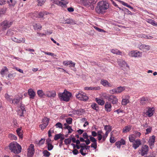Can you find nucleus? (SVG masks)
I'll use <instances>...</instances> for the list:
<instances>
[{"label": "nucleus", "mask_w": 157, "mask_h": 157, "mask_svg": "<svg viewBox=\"0 0 157 157\" xmlns=\"http://www.w3.org/2000/svg\"><path fill=\"white\" fill-rule=\"evenodd\" d=\"M67 129L68 130V133H71L72 132L73 130H72L71 126H67L66 127Z\"/></svg>", "instance_id": "69168bd1"}, {"label": "nucleus", "mask_w": 157, "mask_h": 157, "mask_svg": "<svg viewBox=\"0 0 157 157\" xmlns=\"http://www.w3.org/2000/svg\"><path fill=\"white\" fill-rule=\"evenodd\" d=\"M13 69H15L17 71H19L21 73H23V70H22L21 69L18 68V67H13Z\"/></svg>", "instance_id": "774afa93"}, {"label": "nucleus", "mask_w": 157, "mask_h": 157, "mask_svg": "<svg viewBox=\"0 0 157 157\" xmlns=\"http://www.w3.org/2000/svg\"><path fill=\"white\" fill-rule=\"evenodd\" d=\"M20 101V98L19 97H17V98H14L13 100H12V102L14 105H17L18 103Z\"/></svg>", "instance_id": "a19ab883"}, {"label": "nucleus", "mask_w": 157, "mask_h": 157, "mask_svg": "<svg viewBox=\"0 0 157 157\" xmlns=\"http://www.w3.org/2000/svg\"><path fill=\"white\" fill-rule=\"evenodd\" d=\"M155 138V137L154 136H152L150 137L148 142L151 148L154 146Z\"/></svg>", "instance_id": "412c9836"}, {"label": "nucleus", "mask_w": 157, "mask_h": 157, "mask_svg": "<svg viewBox=\"0 0 157 157\" xmlns=\"http://www.w3.org/2000/svg\"><path fill=\"white\" fill-rule=\"evenodd\" d=\"M101 97H102L103 98L105 99H107L108 100L109 97L110 95H109L105 93H102L101 94Z\"/></svg>", "instance_id": "37998d69"}, {"label": "nucleus", "mask_w": 157, "mask_h": 157, "mask_svg": "<svg viewBox=\"0 0 157 157\" xmlns=\"http://www.w3.org/2000/svg\"><path fill=\"white\" fill-rule=\"evenodd\" d=\"M18 112L19 114L21 116H23L24 113L25 111V109L24 105L22 104H20V106L18 107Z\"/></svg>", "instance_id": "2eb2a0df"}, {"label": "nucleus", "mask_w": 157, "mask_h": 157, "mask_svg": "<svg viewBox=\"0 0 157 157\" xmlns=\"http://www.w3.org/2000/svg\"><path fill=\"white\" fill-rule=\"evenodd\" d=\"M89 137L91 142L93 143L97 142V140L94 137L92 136H89Z\"/></svg>", "instance_id": "13d9d810"}, {"label": "nucleus", "mask_w": 157, "mask_h": 157, "mask_svg": "<svg viewBox=\"0 0 157 157\" xmlns=\"http://www.w3.org/2000/svg\"><path fill=\"white\" fill-rule=\"evenodd\" d=\"M100 83L101 85L105 87H111L112 85L107 80L102 79Z\"/></svg>", "instance_id": "aec40b11"}, {"label": "nucleus", "mask_w": 157, "mask_h": 157, "mask_svg": "<svg viewBox=\"0 0 157 157\" xmlns=\"http://www.w3.org/2000/svg\"><path fill=\"white\" fill-rule=\"evenodd\" d=\"M48 147V149L50 151L51 150L53 147V146L52 145V144H47Z\"/></svg>", "instance_id": "052dcab7"}, {"label": "nucleus", "mask_w": 157, "mask_h": 157, "mask_svg": "<svg viewBox=\"0 0 157 157\" xmlns=\"http://www.w3.org/2000/svg\"><path fill=\"white\" fill-rule=\"evenodd\" d=\"M62 135V134L60 133L56 135L54 137V140H57L61 137Z\"/></svg>", "instance_id": "09e8293b"}, {"label": "nucleus", "mask_w": 157, "mask_h": 157, "mask_svg": "<svg viewBox=\"0 0 157 157\" xmlns=\"http://www.w3.org/2000/svg\"><path fill=\"white\" fill-rule=\"evenodd\" d=\"M91 147L94 148L95 149H96L97 148V143H93L91 144Z\"/></svg>", "instance_id": "0e129e2a"}, {"label": "nucleus", "mask_w": 157, "mask_h": 157, "mask_svg": "<svg viewBox=\"0 0 157 157\" xmlns=\"http://www.w3.org/2000/svg\"><path fill=\"white\" fill-rule=\"evenodd\" d=\"M111 52L113 54L118 55H120L121 54V52L117 49H112L111 50Z\"/></svg>", "instance_id": "c9c22d12"}, {"label": "nucleus", "mask_w": 157, "mask_h": 157, "mask_svg": "<svg viewBox=\"0 0 157 157\" xmlns=\"http://www.w3.org/2000/svg\"><path fill=\"white\" fill-rule=\"evenodd\" d=\"M104 129L106 131V132L109 133L111 130V127L109 125H105L104 127Z\"/></svg>", "instance_id": "4c0bfd02"}, {"label": "nucleus", "mask_w": 157, "mask_h": 157, "mask_svg": "<svg viewBox=\"0 0 157 157\" xmlns=\"http://www.w3.org/2000/svg\"><path fill=\"white\" fill-rule=\"evenodd\" d=\"M63 24H69L74 25L76 24L75 21L71 18H68L66 20L62 22Z\"/></svg>", "instance_id": "393cba45"}, {"label": "nucleus", "mask_w": 157, "mask_h": 157, "mask_svg": "<svg viewBox=\"0 0 157 157\" xmlns=\"http://www.w3.org/2000/svg\"><path fill=\"white\" fill-rule=\"evenodd\" d=\"M128 138L129 141L131 142L132 143L136 139V137L134 134H132L129 136Z\"/></svg>", "instance_id": "e433bc0d"}, {"label": "nucleus", "mask_w": 157, "mask_h": 157, "mask_svg": "<svg viewBox=\"0 0 157 157\" xmlns=\"http://www.w3.org/2000/svg\"><path fill=\"white\" fill-rule=\"evenodd\" d=\"M112 106L111 103L106 102L105 105V109L107 112H110L112 110Z\"/></svg>", "instance_id": "f3484780"}, {"label": "nucleus", "mask_w": 157, "mask_h": 157, "mask_svg": "<svg viewBox=\"0 0 157 157\" xmlns=\"http://www.w3.org/2000/svg\"><path fill=\"white\" fill-rule=\"evenodd\" d=\"M43 154L44 156L46 157H49L50 155V153L47 150H44L43 151Z\"/></svg>", "instance_id": "79ce46f5"}, {"label": "nucleus", "mask_w": 157, "mask_h": 157, "mask_svg": "<svg viewBox=\"0 0 157 157\" xmlns=\"http://www.w3.org/2000/svg\"><path fill=\"white\" fill-rule=\"evenodd\" d=\"M80 147H81V148L80 150V153L82 155H86V153H84L83 152V151L84 149V146H80Z\"/></svg>", "instance_id": "4d7b16f0"}, {"label": "nucleus", "mask_w": 157, "mask_h": 157, "mask_svg": "<svg viewBox=\"0 0 157 157\" xmlns=\"http://www.w3.org/2000/svg\"><path fill=\"white\" fill-rule=\"evenodd\" d=\"M6 12V9L3 8L0 9V17H2L3 15L5 14Z\"/></svg>", "instance_id": "de8ad7c7"}, {"label": "nucleus", "mask_w": 157, "mask_h": 157, "mask_svg": "<svg viewBox=\"0 0 157 157\" xmlns=\"http://www.w3.org/2000/svg\"><path fill=\"white\" fill-rule=\"evenodd\" d=\"M15 32V31L11 29H10L8 30L6 33V35L8 36H11L12 35H14V33Z\"/></svg>", "instance_id": "72a5a7b5"}, {"label": "nucleus", "mask_w": 157, "mask_h": 157, "mask_svg": "<svg viewBox=\"0 0 157 157\" xmlns=\"http://www.w3.org/2000/svg\"><path fill=\"white\" fill-rule=\"evenodd\" d=\"M38 2V5L41 6L43 5L45 2V0H37Z\"/></svg>", "instance_id": "8fccbe9b"}, {"label": "nucleus", "mask_w": 157, "mask_h": 157, "mask_svg": "<svg viewBox=\"0 0 157 157\" xmlns=\"http://www.w3.org/2000/svg\"><path fill=\"white\" fill-rule=\"evenodd\" d=\"M66 121L67 124H71L72 123V119L71 117L67 118L66 119Z\"/></svg>", "instance_id": "603ef678"}, {"label": "nucleus", "mask_w": 157, "mask_h": 157, "mask_svg": "<svg viewBox=\"0 0 157 157\" xmlns=\"http://www.w3.org/2000/svg\"><path fill=\"white\" fill-rule=\"evenodd\" d=\"M75 114L78 115H82L84 112V110L82 109H80L78 110H75L73 111Z\"/></svg>", "instance_id": "c85d7f7f"}, {"label": "nucleus", "mask_w": 157, "mask_h": 157, "mask_svg": "<svg viewBox=\"0 0 157 157\" xmlns=\"http://www.w3.org/2000/svg\"><path fill=\"white\" fill-rule=\"evenodd\" d=\"M13 23L12 21H9L7 20L4 21L1 24L2 26V29L6 30L7 28L10 27Z\"/></svg>", "instance_id": "6e6552de"}, {"label": "nucleus", "mask_w": 157, "mask_h": 157, "mask_svg": "<svg viewBox=\"0 0 157 157\" xmlns=\"http://www.w3.org/2000/svg\"><path fill=\"white\" fill-rule=\"evenodd\" d=\"M148 149L149 147L147 145H144L140 150L139 153L142 156H143L147 154Z\"/></svg>", "instance_id": "423d86ee"}, {"label": "nucleus", "mask_w": 157, "mask_h": 157, "mask_svg": "<svg viewBox=\"0 0 157 157\" xmlns=\"http://www.w3.org/2000/svg\"><path fill=\"white\" fill-rule=\"evenodd\" d=\"M9 137L11 140H16L17 138V136L12 134H10L9 135Z\"/></svg>", "instance_id": "49530a36"}, {"label": "nucleus", "mask_w": 157, "mask_h": 157, "mask_svg": "<svg viewBox=\"0 0 157 157\" xmlns=\"http://www.w3.org/2000/svg\"><path fill=\"white\" fill-rule=\"evenodd\" d=\"M7 2L10 6H14L16 3V2H13V0H10V1H7Z\"/></svg>", "instance_id": "a18cd8bd"}, {"label": "nucleus", "mask_w": 157, "mask_h": 157, "mask_svg": "<svg viewBox=\"0 0 157 157\" xmlns=\"http://www.w3.org/2000/svg\"><path fill=\"white\" fill-rule=\"evenodd\" d=\"M113 105H117L118 102V99L116 96L113 95H110L108 100Z\"/></svg>", "instance_id": "f8f14e48"}, {"label": "nucleus", "mask_w": 157, "mask_h": 157, "mask_svg": "<svg viewBox=\"0 0 157 157\" xmlns=\"http://www.w3.org/2000/svg\"><path fill=\"white\" fill-rule=\"evenodd\" d=\"M38 17L39 18H43L44 17V12H40L38 14Z\"/></svg>", "instance_id": "680f3d73"}, {"label": "nucleus", "mask_w": 157, "mask_h": 157, "mask_svg": "<svg viewBox=\"0 0 157 157\" xmlns=\"http://www.w3.org/2000/svg\"><path fill=\"white\" fill-rule=\"evenodd\" d=\"M16 132L18 136L20 138H22V130H21V128H17L16 130Z\"/></svg>", "instance_id": "c756f323"}, {"label": "nucleus", "mask_w": 157, "mask_h": 157, "mask_svg": "<svg viewBox=\"0 0 157 157\" xmlns=\"http://www.w3.org/2000/svg\"><path fill=\"white\" fill-rule=\"evenodd\" d=\"M34 28L35 29H39L41 30L42 28V26L41 25L39 24H36L34 26Z\"/></svg>", "instance_id": "c03bdc74"}, {"label": "nucleus", "mask_w": 157, "mask_h": 157, "mask_svg": "<svg viewBox=\"0 0 157 157\" xmlns=\"http://www.w3.org/2000/svg\"><path fill=\"white\" fill-rule=\"evenodd\" d=\"M71 141V139L70 138H68L65 139L64 140V142L65 144L67 145L70 144Z\"/></svg>", "instance_id": "864d4df0"}, {"label": "nucleus", "mask_w": 157, "mask_h": 157, "mask_svg": "<svg viewBox=\"0 0 157 157\" xmlns=\"http://www.w3.org/2000/svg\"><path fill=\"white\" fill-rule=\"evenodd\" d=\"M84 89L85 90H100L101 88L99 86H97L95 87H84Z\"/></svg>", "instance_id": "a878e982"}, {"label": "nucleus", "mask_w": 157, "mask_h": 157, "mask_svg": "<svg viewBox=\"0 0 157 157\" xmlns=\"http://www.w3.org/2000/svg\"><path fill=\"white\" fill-rule=\"evenodd\" d=\"M12 40L14 42L17 43H24L25 41V38H21L19 39L16 38V37L13 36L11 37Z\"/></svg>", "instance_id": "dca6fc26"}, {"label": "nucleus", "mask_w": 157, "mask_h": 157, "mask_svg": "<svg viewBox=\"0 0 157 157\" xmlns=\"http://www.w3.org/2000/svg\"><path fill=\"white\" fill-rule=\"evenodd\" d=\"M118 65L120 67L125 68L126 67H128L127 64L124 60L120 59L117 61Z\"/></svg>", "instance_id": "5701e85b"}, {"label": "nucleus", "mask_w": 157, "mask_h": 157, "mask_svg": "<svg viewBox=\"0 0 157 157\" xmlns=\"http://www.w3.org/2000/svg\"><path fill=\"white\" fill-rule=\"evenodd\" d=\"M37 94L38 96L40 98H43L44 96H45V93L41 90H38L37 91Z\"/></svg>", "instance_id": "2f4dec72"}, {"label": "nucleus", "mask_w": 157, "mask_h": 157, "mask_svg": "<svg viewBox=\"0 0 157 157\" xmlns=\"http://www.w3.org/2000/svg\"><path fill=\"white\" fill-rule=\"evenodd\" d=\"M34 146L33 144H30L28 148V156L29 157H32L34 153Z\"/></svg>", "instance_id": "1a4fd4ad"}, {"label": "nucleus", "mask_w": 157, "mask_h": 157, "mask_svg": "<svg viewBox=\"0 0 157 157\" xmlns=\"http://www.w3.org/2000/svg\"><path fill=\"white\" fill-rule=\"evenodd\" d=\"M132 143V146L135 149H137L141 144V141L139 139H136Z\"/></svg>", "instance_id": "6ab92c4d"}, {"label": "nucleus", "mask_w": 157, "mask_h": 157, "mask_svg": "<svg viewBox=\"0 0 157 157\" xmlns=\"http://www.w3.org/2000/svg\"><path fill=\"white\" fill-rule=\"evenodd\" d=\"M43 124L39 125V127L41 128V129L43 130L48 125L49 122V120L48 118H44L43 120Z\"/></svg>", "instance_id": "4468645a"}, {"label": "nucleus", "mask_w": 157, "mask_h": 157, "mask_svg": "<svg viewBox=\"0 0 157 157\" xmlns=\"http://www.w3.org/2000/svg\"><path fill=\"white\" fill-rule=\"evenodd\" d=\"M8 71V70L6 67H4L1 71L0 73L2 77H4L6 72Z\"/></svg>", "instance_id": "7c9ffc66"}, {"label": "nucleus", "mask_w": 157, "mask_h": 157, "mask_svg": "<svg viewBox=\"0 0 157 157\" xmlns=\"http://www.w3.org/2000/svg\"><path fill=\"white\" fill-rule=\"evenodd\" d=\"M146 112H144V113L148 117H151L152 116L154 112L155 109L154 107H147L145 109Z\"/></svg>", "instance_id": "0eeeda50"}, {"label": "nucleus", "mask_w": 157, "mask_h": 157, "mask_svg": "<svg viewBox=\"0 0 157 157\" xmlns=\"http://www.w3.org/2000/svg\"><path fill=\"white\" fill-rule=\"evenodd\" d=\"M56 94L54 90H48L45 92V96L48 98H53L56 97Z\"/></svg>", "instance_id": "9d476101"}, {"label": "nucleus", "mask_w": 157, "mask_h": 157, "mask_svg": "<svg viewBox=\"0 0 157 157\" xmlns=\"http://www.w3.org/2000/svg\"><path fill=\"white\" fill-rule=\"evenodd\" d=\"M95 101L98 104L101 106L104 105L105 103V101L103 99L98 98H96Z\"/></svg>", "instance_id": "bb28decb"}, {"label": "nucleus", "mask_w": 157, "mask_h": 157, "mask_svg": "<svg viewBox=\"0 0 157 157\" xmlns=\"http://www.w3.org/2000/svg\"><path fill=\"white\" fill-rule=\"evenodd\" d=\"M91 106L93 109L97 111L98 110V106L96 103H92Z\"/></svg>", "instance_id": "58836bf2"}, {"label": "nucleus", "mask_w": 157, "mask_h": 157, "mask_svg": "<svg viewBox=\"0 0 157 157\" xmlns=\"http://www.w3.org/2000/svg\"><path fill=\"white\" fill-rule=\"evenodd\" d=\"M147 22L154 26H157V23L155 22L154 21L151 19H148L147 21Z\"/></svg>", "instance_id": "f704fd0d"}, {"label": "nucleus", "mask_w": 157, "mask_h": 157, "mask_svg": "<svg viewBox=\"0 0 157 157\" xmlns=\"http://www.w3.org/2000/svg\"><path fill=\"white\" fill-rule=\"evenodd\" d=\"M129 96L127 95H125L123 97H122L121 104L123 105H125L129 102Z\"/></svg>", "instance_id": "ddd939ff"}, {"label": "nucleus", "mask_w": 157, "mask_h": 157, "mask_svg": "<svg viewBox=\"0 0 157 157\" xmlns=\"http://www.w3.org/2000/svg\"><path fill=\"white\" fill-rule=\"evenodd\" d=\"M150 47L148 45L141 44L139 46L140 49L143 51H147L150 50Z\"/></svg>", "instance_id": "4be33fe9"}, {"label": "nucleus", "mask_w": 157, "mask_h": 157, "mask_svg": "<svg viewBox=\"0 0 157 157\" xmlns=\"http://www.w3.org/2000/svg\"><path fill=\"white\" fill-rule=\"evenodd\" d=\"M16 73H10L8 75V77L10 79H12L16 76Z\"/></svg>", "instance_id": "6e6d98bb"}, {"label": "nucleus", "mask_w": 157, "mask_h": 157, "mask_svg": "<svg viewBox=\"0 0 157 157\" xmlns=\"http://www.w3.org/2000/svg\"><path fill=\"white\" fill-rule=\"evenodd\" d=\"M109 92L112 94H118L117 88H114L110 90Z\"/></svg>", "instance_id": "3c124183"}, {"label": "nucleus", "mask_w": 157, "mask_h": 157, "mask_svg": "<svg viewBox=\"0 0 157 157\" xmlns=\"http://www.w3.org/2000/svg\"><path fill=\"white\" fill-rule=\"evenodd\" d=\"M58 96L60 100L67 102L69 101L72 94L69 92L65 90L63 92L59 93Z\"/></svg>", "instance_id": "f03ea898"}, {"label": "nucleus", "mask_w": 157, "mask_h": 157, "mask_svg": "<svg viewBox=\"0 0 157 157\" xmlns=\"http://www.w3.org/2000/svg\"><path fill=\"white\" fill-rule=\"evenodd\" d=\"M109 133L106 132H105V135L103 136V139L102 140V141H104L105 140L106 137L108 136Z\"/></svg>", "instance_id": "e2e57ef3"}, {"label": "nucleus", "mask_w": 157, "mask_h": 157, "mask_svg": "<svg viewBox=\"0 0 157 157\" xmlns=\"http://www.w3.org/2000/svg\"><path fill=\"white\" fill-rule=\"evenodd\" d=\"M125 90V88L124 87L120 86L118 87L117 88V92L118 94L121 93L124 91Z\"/></svg>", "instance_id": "ea45409f"}, {"label": "nucleus", "mask_w": 157, "mask_h": 157, "mask_svg": "<svg viewBox=\"0 0 157 157\" xmlns=\"http://www.w3.org/2000/svg\"><path fill=\"white\" fill-rule=\"evenodd\" d=\"M131 129V127L130 126H127L124 128L122 130L123 133H126L129 132Z\"/></svg>", "instance_id": "473e14b6"}, {"label": "nucleus", "mask_w": 157, "mask_h": 157, "mask_svg": "<svg viewBox=\"0 0 157 157\" xmlns=\"http://www.w3.org/2000/svg\"><path fill=\"white\" fill-rule=\"evenodd\" d=\"M109 7V4L107 2L101 1L97 3L95 9L97 13L104 14Z\"/></svg>", "instance_id": "f257e3e1"}, {"label": "nucleus", "mask_w": 157, "mask_h": 157, "mask_svg": "<svg viewBox=\"0 0 157 157\" xmlns=\"http://www.w3.org/2000/svg\"><path fill=\"white\" fill-rule=\"evenodd\" d=\"M63 64L65 66L69 65L70 67H75V63L73 62L71 60H66L63 62Z\"/></svg>", "instance_id": "a211bd4d"}, {"label": "nucleus", "mask_w": 157, "mask_h": 157, "mask_svg": "<svg viewBox=\"0 0 157 157\" xmlns=\"http://www.w3.org/2000/svg\"><path fill=\"white\" fill-rule=\"evenodd\" d=\"M7 2L6 0H0V5H3L5 4Z\"/></svg>", "instance_id": "338daca9"}, {"label": "nucleus", "mask_w": 157, "mask_h": 157, "mask_svg": "<svg viewBox=\"0 0 157 157\" xmlns=\"http://www.w3.org/2000/svg\"><path fill=\"white\" fill-rule=\"evenodd\" d=\"M53 3L62 7H65L68 2L67 0H51Z\"/></svg>", "instance_id": "39448f33"}, {"label": "nucleus", "mask_w": 157, "mask_h": 157, "mask_svg": "<svg viewBox=\"0 0 157 157\" xmlns=\"http://www.w3.org/2000/svg\"><path fill=\"white\" fill-rule=\"evenodd\" d=\"M140 104L142 105H144L147 103L148 102L147 98L145 97H143L141 98L140 99Z\"/></svg>", "instance_id": "cd10ccee"}, {"label": "nucleus", "mask_w": 157, "mask_h": 157, "mask_svg": "<svg viewBox=\"0 0 157 157\" xmlns=\"http://www.w3.org/2000/svg\"><path fill=\"white\" fill-rule=\"evenodd\" d=\"M152 130V128L149 126L148 128L146 129V134H147L150 133Z\"/></svg>", "instance_id": "bf43d9fd"}, {"label": "nucleus", "mask_w": 157, "mask_h": 157, "mask_svg": "<svg viewBox=\"0 0 157 157\" xmlns=\"http://www.w3.org/2000/svg\"><path fill=\"white\" fill-rule=\"evenodd\" d=\"M28 94L30 96V98L34 99L36 95V94L33 90L31 88L29 89L28 90Z\"/></svg>", "instance_id": "b1692460"}, {"label": "nucleus", "mask_w": 157, "mask_h": 157, "mask_svg": "<svg viewBox=\"0 0 157 157\" xmlns=\"http://www.w3.org/2000/svg\"><path fill=\"white\" fill-rule=\"evenodd\" d=\"M55 126L56 128H63V125L60 122L57 123L55 125Z\"/></svg>", "instance_id": "5fc2aeb1"}, {"label": "nucleus", "mask_w": 157, "mask_h": 157, "mask_svg": "<svg viewBox=\"0 0 157 157\" xmlns=\"http://www.w3.org/2000/svg\"><path fill=\"white\" fill-rule=\"evenodd\" d=\"M129 56L135 57H140L142 56V53L136 51H131L129 53Z\"/></svg>", "instance_id": "9b49d317"}, {"label": "nucleus", "mask_w": 157, "mask_h": 157, "mask_svg": "<svg viewBox=\"0 0 157 157\" xmlns=\"http://www.w3.org/2000/svg\"><path fill=\"white\" fill-rule=\"evenodd\" d=\"M9 149L11 151L15 154H18L21 151V146L16 142H13L9 145Z\"/></svg>", "instance_id": "7ed1b4c3"}, {"label": "nucleus", "mask_w": 157, "mask_h": 157, "mask_svg": "<svg viewBox=\"0 0 157 157\" xmlns=\"http://www.w3.org/2000/svg\"><path fill=\"white\" fill-rule=\"evenodd\" d=\"M75 96L77 99L81 101H86L89 99L86 94L82 91H79L76 94Z\"/></svg>", "instance_id": "20e7f679"}]
</instances>
